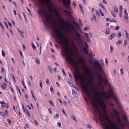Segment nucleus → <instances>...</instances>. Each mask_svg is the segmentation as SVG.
Returning <instances> with one entry per match:
<instances>
[{"instance_id":"1","label":"nucleus","mask_w":129,"mask_h":129,"mask_svg":"<svg viewBox=\"0 0 129 129\" xmlns=\"http://www.w3.org/2000/svg\"><path fill=\"white\" fill-rule=\"evenodd\" d=\"M85 84H81V86L87 98L90 100L96 116L93 119L97 123V116L105 129H120L116 126L115 123L109 119L106 112V105L100 95L99 92L96 91L93 83L91 84L85 83Z\"/></svg>"},{"instance_id":"2","label":"nucleus","mask_w":129,"mask_h":129,"mask_svg":"<svg viewBox=\"0 0 129 129\" xmlns=\"http://www.w3.org/2000/svg\"><path fill=\"white\" fill-rule=\"evenodd\" d=\"M37 12L39 15L43 18L44 23L48 26H51L55 35L59 39L61 43L62 44L64 48L63 51L66 59L72 63L74 67L78 69L77 66L73 60L69 52L68 51V44L67 39L63 33L57 29V25L56 23L53 16L48 13L45 10H40V11L38 10Z\"/></svg>"},{"instance_id":"3","label":"nucleus","mask_w":129,"mask_h":129,"mask_svg":"<svg viewBox=\"0 0 129 129\" xmlns=\"http://www.w3.org/2000/svg\"><path fill=\"white\" fill-rule=\"evenodd\" d=\"M94 63L95 65L94 69L96 70L97 68L98 71H96L94 73L92 72L89 67H86L87 70H86V74L88 76L87 78L88 83L92 84V81H94L96 78L99 86L98 89L100 91L101 94L104 98L108 99L111 96L113 92L114 87L112 85H109V88L107 92L104 91L108 81L106 79L104 80L100 73V72L103 70L101 64L96 61H94Z\"/></svg>"},{"instance_id":"4","label":"nucleus","mask_w":129,"mask_h":129,"mask_svg":"<svg viewBox=\"0 0 129 129\" xmlns=\"http://www.w3.org/2000/svg\"><path fill=\"white\" fill-rule=\"evenodd\" d=\"M69 25L70 26L67 24V31L71 34L72 38L78 45L81 44L82 41L80 35L76 30L73 24H70Z\"/></svg>"},{"instance_id":"5","label":"nucleus","mask_w":129,"mask_h":129,"mask_svg":"<svg viewBox=\"0 0 129 129\" xmlns=\"http://www.w3.org/2000/svg\"><path fill=\"white\" fill-rule=\"evenodd\" d=\"M62 4L65 5L66 8L69 10H70V6L71 1L70 0H62Z\"/></svg>"},{"instance_id":"6","label":"nucleus","mask_w":129,"mask_h":129,"mask_svg":"<svg viewBox=\"0 0 129 129\" xmlns=\"http://www.w3.org/2000/svg\"><path fill=\"white\" fill-rule=\"evenodd\" d=\"M46 1L49 10L50 12H51L53 10L52 4L49 0H46Z\"/></svg>"},{"instance_id":"7","label":"nucleus","mask_w":129,"mask_h":129,"mask_svg":"<svg viewBox=\"0 0 129 129\" xmlns=\"http://www.w3.org/2000/svg\"><path fill=\"white\" fill-rule=\"evenodd\" d=\"M124 13H125V14L124 15V21L128 23V14L127 12L126 9H124Z\"/></svg>"},{"instance_id":"8","label":"nucleus","mask_w":129,"mask_h":129,"mask_svg":"<svg viewBox=\"0 0 129 129\" xmlns=\"http://www.w3.org/2000/svg\"><path fill=\"white\" fill-rule=\"evenodd\" d=\"M112 110L113 111L115 115L116 116H119V113L118 111L116 109H114L113 108H112Z\"/></svg>"},{"instance_id":"9","label":"nucleus","mask_w":129,"mask_h":129,"mask_svg":"<svg viewBox=\"0 0 129 129\" xmlns=\"http://www.w3.org/2000/svg\"><path fill=\"white\" fill-rule=\"evenodd\" d=\"M62 11L64 12L65 14L69 16L70 17L72 16V15L71 12L64 10H62Z\"/></svg>"},{"instance_id":"10","label":"nucleus","mask_w":129,"mask_h":129,"mask_svg":"<svg viewBox=\"0 0 129 129\" xmlns=\"http://www.w3.org/2000/svg\"><path fill=\"white\" fill-rule=\"evenodd\" d=\"M84 34L85 37H86V39L87 41L89 42L90 43L91 41L90 40V38L89 36L88 35L87 33H84Z\"/></svg>"},{"instance_id":"11","label":"nucleus","mask_w":129,"mask_h":129,"mask_svg":"<svg viewBox=\"0 0 129 129\" xmlns=\"http://www.w3.org/2000/svg\"><path fill=\"white\" fill-rule=\"evenodd\" d=\"M76 74L77 75L78 77V78L80 79L83 81H84L85 80L84 78L83 77H81L80 75L78 72L77 71H76Z\"/></svg>"},{"instance_id":"12","label":"nucleus","mask_w":129,"mask_h":129,"mask_svg":"<svg viewBox=\"0 0 129 129\" xmlns=\"http://www.w3.org/2000/svg\"><path fill=\"white\" fill-rule=\"evenodd\" d=\"M116 36V34L114 33H112L111 35L109 37V39L110 40H111L113 39Z\"/></svg>"},{"instance_id":"13","label":"nucleus","mask_w":129,"mask_h":129,"mask_svg":"<svg viewBox=\"0 0 129 129\" xmlns=\"http://www.w3.org/2000/svg\"><path fill=\"white\" fill-rule=\"evenodd\" d=\"M54 14L58 19H60V15L58 12H57L56 11H55Z\"/></svg>"},{"instance_id":"14","label":"nucleus","mask_w":129,"mask_h":129,"mask_svg":"<svg viewBox=\"0 0 129 129\" xmlns=\"http://www.w3.org/2000/svg\"><path fill=\"white\" fill-rule=\"evenodd\" d=\"M17 29L18 30L19 33H20V35H21L22 37L23 38H24V36L22 34V33H24L23 31H22V32H21V31L18 28H17Z\"/></svg>"},{"instance_id":"15","label":"nucleus","mask_w":129,"mask_h":129,"mask_svg":"<svg viewBox=\"0 0 129 129\" xmlns=\"http://www.w3.org/2000/svg\"><path fill=\"white\" fill-rule=\"evenodd\" d=\"M72 94L74 96V97L75 98H77V95L76 93L75 92V91L73 90H72Z\"/></svg>"},{"instance_id":"16","label":"nucleus","mask_w":129,"mask_h":129,"mask_svg":"<svg viewBox=\"0 0 129 129\" xmlns=\"http://www.w3.org/2000/svg\"><path fill=\"white\" fill-rule=\"evenodd\" d=\"M2 87L3 89H4L6 86V84L4 82H3L1 84Z\"/></svg>"},{"instance_id":"17","label":"nucleus","mask_w":129,"mask_h":129,"mask_svg":"<svg viewBox=\"0 0 129 129\" xmlns=\"http://www.w3.org/2000/svg\"><path fill=\"white\" fill-rule=\"evenodd\" d=\"M119 124H120V125L122 127H126V125L124 123H122L121 122V123H120Z\"/></svg>"},{"instance_id":"18","label":"nucleus","mask_w":129,"mask_h":129,"mask_svg":"<svg viewBox=\"0 0 129 129\" xmlns=\"http://www.w3.org/2000/svg\"><path fill=\"white\" fill-rule=\"evenodd\" d=\"M119 115L118 116H116L117 117L116 118L117 122L119 124L120 123H121V121L119 117Z\"/></svg>"},{"instance_id":"19","label":"nucleus","mask_w":129,"mask_h":129,"mask_svg":"<svg viewBox=\"0 0 129 129\" xmlns=\"http://www.w3.org/2000/svg\"><path fill=\"white\" fill-rule=\"evenodd\" d=\"M40 4L42 6H43V7H44V4H45V2L43 1V0H40Z\"/></svg>"},{"instance_id":"20","label":"nucleus","mask_w":129,"mask_h":129,"mask_svg":"<svg viewBox=\"0 0 129 129\" xmlns=\"http://www.w3.org/2000/svg\"><path fill=\"white\" fill-rule=\"evenodd\" d=\"M35 61L36 63L38 64H39L40 63V62L39 59L37 58H36L35 59Z\"/></svg>"},{"instance_id":"21","label":"nucleus","mask_w":129,"mask_h":129,"mask_svg":"<svg viewBox=\"0 0 129 129\" xmlns=\"http://www.w3.org/2000/svg\"><path fill=\"white\" fill-rule=\"evenodd\" d=\"M124 43L123 44V45L124 47H125L127 43V40H125L124 41Z\"/></svg>"},{"instance_id":"22","label":"nucleus","mask_w":129,"mask_h":129,"mask_svg":"<svg viewBox=\"0 0 129 129\" xmlns=\"http://www.w3.org/2000/svg\"><path fill=\"white\" fill-rule=\"evenodd\" d=\"M87 48H83V50L84 52V53H85L86 54H87L88 53V51L87 50Z\"/></svg>"},{"instance_id":"23","label":"nucleus","mask_w":129,"mask_h":129,"mask_svg":"<svg viewBox=\"0 0 129 129\" xmlns=\"http://www.w3.org/2000/svg\"><path fill=\"white\" fill-rule=\"evenodd\" d=\"M79 7L80 8V10L81 12H82V13H83V9L82 6L81 4H79Z\"/></svg>"},{"instance_id":"24","label":"nucleus","mask_w":129,"mask_h":129,"mask_svg":"<svg viewBox=\"0 0 129 129\" xmlns=\"http://www.w3.org/2000/svg\"><path fill=\"white\" fill-rule=\"evenodd\" d=\"M114 9L115 12L117 13L118 12V9L115 6L114 7Z\"/></svg>"},{"instance_id":"25","label":"nucleus","mask_w":129,"mask_h":129,"mask_svg":"<svg viewBox=\"0 0 129 129\" xmlns=\"http://www.w3.org/2000/svg\"><path fill=\"white\" fill-rule=\"evenodd\" d=\"M21 82H22V85H23V86H24V88L25 89H26V86H25V85L23 80L22 79H21Z\"/></svg>"},{"instance_id":"26","label":"nucleus","mask_w":129,"mask_h":129,"mask_svg":"<svg viewBox=\"0 0 129 129\" xmlns=\"http://www.w3.org/2000/svg\"><path fill=\"white\" fill-rule=\"evenodd\" d=\"M109 29L108 28H107L105 31V33L106 34H109L110 33H109Z\"/></svg>"},{"instance_id":"27","label":"nucleus","mask_w":129,"mask_h":129,"mask_svg":"<svg viewBox=\"0 0 129 129\" xmlns=\"http://www.w3.org/2000/svg\"><path fill=\"white\" fill-rule=\"evenodd\" d=\"M121 31H119L118 34V38L121 37Z\"/></svg>"},{"instance_id":"28","label":"nucleus","mask_w":129,"mask_h":129,"mask_svg":"<svg viewBox=\"0 0 129 129\" xmlns=\"http://www.w3.org/2000/svg\"><path fill=\"white\" fill-rule=\"evenodd\" d=\"M7 122L9 124H12V122L10 120V119L8 118L7 119Z\"/></svg>"},{"instance_id":"29","label":"nucleus","mask_w":129,"mask_h":129,"mask_svg":"<svg viewBox=\"0 0 129 129\" xmlns=\"http://www.w3.org/2000/svg\"><path fill=\"white\" fill-rule=\"evenodd\" d=\"M68 83H69V84L71 86H73V87H74L75 88H76V87L75 86L73 85V84L72 83V81H70V82H68Z\"/></svg>"},{"instance_id":"30","label":"nucleus","mask_w":129,"mask_h":129,"mask_svg":"<svg viewBox=\"0 0 129 129\" xmlns=\"http://www.w3.org/2000/svg\"><path fill=\"white\" fill-rule=\"evenodd\" d=\"M48 66L49 69V72L51 73V74L52 71L51 69V67L49 65H48Z\"/></svg>"},{"instance_id":"31","label":"nucleus","mask_w":129,"mask_h":129,"mask_svg":"<svg viewBox=\"0 0 129 129\" xmlns=\"http://www.w3.org/2000/svg\"><path fill=\"white\" fill-rule=\"evenodd\" d=\"M31 46L32 48L34 49L35 50L36 49V47L34 45V44L33 42L31 44Z\"/></svg>"},{"instance_id":"32","label":"nucleus","mask_w":129,"mask_h":129,"mask_svg":"<svg viewBox=\"0 0 129 129\" xmlns=\"http://www.w3.org/2000/svg\"><path fill=\"white\" fill-rule=\"evenodd\" d=\"M50 91L52 93H53V90L52 87V86H50Z\"/></svg>"},{"instance_id":"33","label":"nucleus","mask_w":129,"mask_h":129,"mask_svg":"<svg viewBox=\"0 0 129 129\" xmlns=\"http://www.w3.org/2000/svg\"><path fill=\"white\" fill-rule=\"evenodd\" d=\"M123 8L122 7V5H121L120 6V12H122V10Z\"/></svg>"},{"instance_id":"34","label":"nucleus","mask_w":129,"mask_h":129,"mask_svg":"<svg viewBox=\"0 0 129 129\" xmlns=\"http://www.w3.org/2000/svg\"><path fill=\"white\" fill-rule=\"evenodd\" d=\"M110 50L111 51V52L112 53L113 52V48L112 46H110Z\"/></svg>"},{"instance_id":"35","label":"nucleus","mask_w":129,"mask_h":129,"mask_svg":"<svg viewBox=\"0 0 129 129\" xmlns=\"http://www.w3.org/2000/svg\"><path fill=\"white\" fill-rule=\"evenodd\" d=\"M75 23V24H74L77 27H80V26L78 22H76V23Z\"/></svg>"},{"instance_id":"36","label":"nucleus","mask_w":129,"mask_h":129,"mask_svg":"<svg viewBox=\"0 0 129 129\" xmlns=\"http://www.w3.org/2000/svg\"><path fill=\"white\" fill-rule=\"evenodd\" d=\"M120 71L121 72V74L122 75L123 74V69L122 68H121L120 69Z\"/></svg>"},{"instance_id":"37","label":"nucleus","mask_w":129,"mask_h":129,"mask_svg":"<svg viewBox=\"0 0 129 129\" xmlns=\"http://www.w3.org/2000/svg\"><path fill=\"white\" fill-rule=\"evenodd\" d=\"M99 5L104 10L105 9L104 7L103 6V4H102L101 3H100L99 4Z\"/></svg>"},{"instance_id":"38","label":"nucleus","mask_w":129,"mask_h":129,"mask_svg":"<svg viewBox=\"0 0 129 129\" xmlns=\"http://www.w3.org/2000/svg\"><path fill=\"white\" fill-rule=\"evenodd\" d=\"M124 31L125 33V35H126V36H127V38H128V34L127 33V32H126V31L125 30H124Z\"/></svg>"},{"instance_id":"39","label":"nucleus","mask_w":129,"mask_h":129,"mask_svg":"<svg viewBox=\"0 0 129 129\" xmlns=\"http://www.w3.org/2000/svg\"><path fill=\"white\" fill-rule=\"evenodd\" d=\"M48 110L49 113L50 114H52V112L51 110V109L50 108H48Z\"/></svg>"},{"instance_id":"40","label":"nucleus","mask_w":129,"mask_h":129,"mask_svg":"<svg viewBox=\"0 0 129 129\" xmlns=\"http://www.w3.org/2000/svg\"><path fill=\"white\" fill-rule=\"evenodd\" d=\"M83 29L84 31H85L88 30V27H87L86 26Z\"/></svg>"},{"instance_id":"41","label":"nucleus","mask_w":129,"mask_h":129,"mask_svg":"<svg viewBox=\"0 0 129 129\" xmlns=\"http://www.w3.org/2000/svg\"><path fill=\"white\" fill-rule=\"evenodd\" d=\"M26 113L27 114V115L29 117H30V115H29V113L27 110H26Z\"/></svg>"},{"instance_id":"42","label":"nucleus","mask_w":129,"mask_h":129,"mask_svg":"<svg viewBox=\"0 0 129 129\" xmlns=\"http://www.w3.org/2000/svg\"><path fill=\"white\" fill-rule=\"evenodd\" d=\"M59 117V115L58 114H56L54 116V118H58Z\"/></svg>"},{"instance_id":"43","label":"nucleus","mask_w":129,"mask_h":129,"mask_svg":"<svg viewBox=\"0 0 129 129\" xmlns=\"http://www.w3.org/2000/svg\"><path fill=\"white\" fill-rule=\"evenodd\" d=\"M1 51H2V55L3 56V57H4L5 55V54L3 50H2Z\"/></svg>"},{"instance_id":"44","label":"nucleus","mask_w":129,"mask_h":129,"mask_svg":"<svg viewBox=\"0 0 129 129\" xmlns=\"http://www.w3.org/2000/svg\"><path fill=\"white\" fill-rule=\"evenodd\" d=\"M11 75H12V78H13V79H14V82H15L16 81V80H15V78L14 76V75H13V74H11Z\"/></svg>"},{"instance_id":"45","label":"nucleus","mask_w":129,"mask_h":129,"mask_svg":"<svg viewBox=\"0 0 129 129\" xmlns=\"http://www.w3.org/2000/svg\"><path fill=\"white\" fill-rule=\"evenodd\" d=\"M4 23L5 24V25L7 28V29H8V25H7V23L5 21H4Z\"/></svg>"},{"instance_id":"46","label":"nucleus","mask_w":129,"mask_h":129,"mask_svg":"<svg viewBox=\"0 0 129 129\" xmlns=\"http://www.w3.org/2000/svg\"><path fill=\"white\" fill-rule=\"evenodd\" d=\"M114 99L116 101V102H117L118 103V99H117L115 97H114Z\"/></svg>"},{"instance_id":"47","label":"nucleus","mask_w":129,"mask_h":129,"mask_svg":"<svg viewBox=\"0 0 129 129\" xmlns=\"http://www.w3.org/2000/svg\"><path fill=\"white\" fill-rule=\"evenodd\" d=\"M49 101L50 104L51 105H52V106L53 105V102L51 100H49Z\"/></svg>"},{"instance_id":"48","label":"nucleus","mask_w":129,"mask_h":129,"mask_svg":"<svg viewBox=\"0 0 129 129\" xmlns=\"http://www.w3.org/2000/svg\"><path fill=\"white\" fill-rule=\"evenodd\" d=\"M40 86L41 88H42V82L41 81H40Z\"/></svg>"},{"instance_id":"49","label":"nucleus","mask_w":129,"mask_h":129,"mask_svg":"<svg viewBox=\"0 0 129 129\" xmlns=\"http://www.w3.org/2000/svg\"><path fill=\"white\" fill-rule=\"evenodd\" d=\"M70 52L71 54H73V51L71 48H70Z\"/></svg>"},{"instance_id":"50","label":"nucleus","mask_w":129,"mask_h":129,"mask_svg":"<svg viewBox=\"0 0 129 129\" xmlns=\"http://www.w3.org/2000/svg\"><path fill=\"white\" fill-rule=\"evenodd\" d=\"M0 114L2 116H4L5 115V114L4 112H1L0 113Z\"/></svg>"},{"instance_id":"51","label":"nucleus","mask_w":129,"mask_h":129,"mask_svg":"<svg viewBox=\"0 0 129 129\" xmlns=\"http://www.w3.org/2000/svg\"><path fill=\"white\" fill-rule=\"evenodd\" d=\"M5 107H6V108H8V105L7 103H5Z\"/></svg>"},{"instance_id":"52","label":"nucleus","mask_w":129,"mask_h":129,"mask_svg":"<svg viewBox=\"0 0 129 129\" xmlns=\"http://www.w3.org/2000/svg\"><path fill=\"white\" fill-rule=\"evenodd\" d=\"M78 60L80 61L82 63H84V61L82 59H81L79 58Z\"/></svg>"},{"instance_id":"53","label":"nucleus","mask_w":129,"mask_h":129,"mask_svg":"<svg viewBox=\"0 0 129 129\" xmlns=\"http://www.w3.org/2000/svg\"><path fill=\"white\" fill-rule=\"evenodd\" d=\"M75 121H76V122H77V121L75 118V117H74V116L73 115H72V117H71Z\"/></svg>"},{"instance_id":"54","label":"nucleus","mask_w":129,"mask_h":129,"mask_svg":"<svg viewBox=\"0 0 129 129\" xmlns=\"http://www.w3.org/2000/svg\"><path fill=\"white\" fill-rule=\"evenodd\" d=\"M96 13L98 15H99L100 13H99V10H96Z\"/></svg>"},{"instance_id":"55","label":"nucleus","mask_w":129,"mask_h":129,"mask_svg":"<svg viewBox=\"0 0 129 129\" xmlns=\"http://www.w3.org/2000/svg\"><path fill=\"white\" fill-rule=\"evenodd\" d=\"M79 23L81 25H82V22L80 19H79Z\"/></svg>"},{"instance_id":"56","label":"nucleus","mask_w":129,"mask_h":129,"mask_svg":"<svg viewBox=\"0 0 129 129\" xmlns=\"http://www.w3.org/2000/svg\"><path fill=\"white\" fill-rule=\"evenodd\" d=\"M108 103L112 106L114 107V105L112 103H109L108 102Z\"/></svg>"},{"instance_id":"57","label":"nucleus","mask_w":129,"mask_h":129,"mask_svg":"<svg viewBox=\"0 0 129 129\" xmlns=\"http://www.w3.org/2000/svg\"><path fill=\"white\" fill-rule=\"evenodd\" d=\"M112 21L114 22H117V21L116 20H115L114 19H111V20H110V22H112Z\"/></svg>"},{"instance_id":"58","label":"nucleus","mask_w":129,"mask_h":129,"mask_svg":"<svg viewBox=\"0 0 129 129\" xmlns=\"http://www.w3.org/2000/svg\"><path fill=\"white\" fill-rule=\"evenodd\" d=\"M119 28V26H117L115 27V29L116 30H118Z\"/></svg>"},{"instance_id":"59","label":"nucleus","mask_w":129,"mask_h":129,"mask_svg":"<svg viewBox=\"0 0 129 129\" xmlns=\"http://www.w3.org/2000/svg\"><path fill=\"white\" fill-rule=\"evenodd\" d=\"M46 83H49V81L48 79H47V78H46Z\"/></svg>"},{"instance_id":"60","label":"nucleus","mask_w":129,"mask_h":129,"mask_svg":"<svg viewBox=\"0 0 129 129\" xmlns=\"http://www.w3.org/2000/svg\"><path fill=\"white\" fill-rule=\"evenodd\" d=\"M87 127L89 128H92L91 126L89 124L87 126Z\"/></svg>"},{"instance_id":"61","label":"nucleus","mask_w":129,"mask_h":129,"mask_svg":"<svg viewBox=\"0 0 129 129\" xmlns=\"http://www.w3.org/2000/svg\"><path fill=\"white\" fill-rule=\"evenodd\" d=\"M5 112L6 114L7 115V116H8V111L7 110H5Z\"/></svg>"},{"instance_id":"62","label":"nucleus","mask_w":129,"mask_h":129,"mask_svg":"<svg viewBox=\"0 0 129 129\" xmlns=\"http://www.w3.org/2000/svg\"><path fill=\"white\" fill-rule=\"evenodd\" d=\"M11 33L12 34V35L13 36V34L12 32V30L11 29V28H10L9 29Z\"/></svg>"},{"instance_id":"63","label":"nucleus","mask_w":129,"mask_h":129,"mask_svg":"<svg viewBox=\"0 0 129 129\" xmlns=\"http://www.w3.org/2000/svg\"><path fill=\"white\" fill-rule=\"evenodd\" d=\"M57 124L60 127H61V123L60 122H58L57 123Z\"/></svg>"},{"instance_id":"64","label":"nucleus","mask_w":129,"mask_h":129,"mask_svg":"<svg viewBox=\"0 0 129 129\" xmlns=\"http://www.w3.org/2000/svg\"><path fill=\"white\" fill-rule=\"evenodd\" d=\"M8 24L9 25V26H10V27H12V24L10 22H8Z\"/></svg>"}]
</instances>
